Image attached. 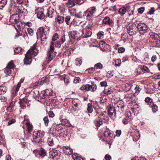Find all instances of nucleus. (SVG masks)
I'll use <instances>...</instances> for the list:
<instances>
[{
    "mask_svg": "<svg viewBox=\"0 0 160 160\" xmlns=\"http://www.w3.org/2000/svg\"><path fill=\"white\" fill-rule=\"evenodd\" d=\"M149 41L153 47H157L160 45V38L159 35L153 32L149 33Z\"/></svg>",
    "mask_w": 160,
    "mask_h": 160,
    "instance_id": "obj_1",
    "label": "nucleus"
},
{
    "mask_svg": "<svg viewBox=\"0 0 160 160\" xmlns=\"http://www.w3.org/2000/svg\"><path fill=\"white\" fill-rule=\"evenodd\" d=\"M96 11V8L94 7H91L88 8L83 15V17H86L88 20H92L94 17V14Z\"/></svg>",
    "mask_w": 160,
    "mask_h": 160,
    "instance_id": "obj_2",
    "label": "nucleus"
},
{
    "mask_svg": "<svg viewBox=\"0 0 160 160\" xmlns=\"http://www.w3.org/2000/svg\"><path fill=\"white\" fill-rule=\"evenodd\" d=\"M54 44L52 41L50 45V50H48L47 52V59L48 62L53 59L56 55V52H54Z\"/></svg>",
    "mask_w": 160,
    "mask_h": 160,
    "instance_id": "obj_3",
    "label": "nucleus"
},
{
    "mask_svg": "<svg viewBox=\"0 0 160 160\" xmlns=\"http://www.w3.org/2000/svg\"><path fill=\"white\" fill-rule=\"evenodd\" d=\"M92 85L87 84L83 85L80 88V89L83 92L89 91L94 92L97 89L96 85L94 82H92Z\"/></svg>",
    "mask_w": 160,
    "mask_h": 160,
    "instance_id": "obj_4",
    "label": "nucleus"
},
{
    "mask_svg": "<svg viewBox=\"0 0 160 160\" xmlns=\"http://www.w3.org/2000/svg\"><path fill=\"white\" fill-rule=\"evenodd\" d=\"M49 155L50 158L54 160H58L60 158L61 152L59 151L52 149L49 152Z\"/></svg>",
    "mask_w": 160,
    "mask_h": 160,
    "instance_id": "obj_5",
    "label": "nucleus"
},
{
    "mask_svg": "<svg viewBox=\"0 0 160 160\" xmlns=\"http://www.w3.org/2000/svg\"><path fill=\"white\" fill-rule=\"evenodd\" d=\"M127 29L128 33L131 36L135 35L138 31L137 26L134 23L128 27Z\"/></svg>",
    "mask_w": 160,
    "mask_h": 160,
    "instance_id": "obj_6",
    "label": "nucleus"
},
{
    "mask_svg": "<svg viewBox=\"0 0 160 160\" xmlns=\"http://www.w3.org/2000/svg\"><path fill=\"white\" fill-rule=\"evenodd\" d=\"M138 30L139 31L141 34H143L147 32L148 30V28L146 24L144 23H139L137 25Z\"/></svg>",
    "mask_w": 160,
    "mask_h": 160,
    "instance_id": "obj_7",
    "label": "nucleus"
},
{
    "mask_svg": "<svg viewBox=\"0 0 160 160\" xmlns=\"http://www.w3.org/2000/svg\"><path fill=\"white\" fill-rule=\"evenodd\" d=\"M37 35L38 38H41V41H42L43 39L46 38V37L44 32V29L43 27H40L38 29Z\"/></svg>",
    "mask_w": 160,
    "mask_h": 160,
    "instance_id": "obj_8",
    "label": "nucleus"
},
{
    "mask_svg": "<svg viewBox=\"0 0 160 160\" xmlns=\"http://www.w3.org/2000/svg\"><path fill=\"white\" fill-rule=\"evenodd\" d=\"M38 51L37 49L36 48L35 45H33L32 47L30 49L27 53H28V54L31 57H34L37 55Z\"/></svg>",
    "mask_w": 160,
    "mask_h": 160,
    "instance_id": "obj_9",
    "label": "nucleus"
},
{
    "mask_svg": "<svg viewBox=\"0 0 160 160\" xmlns=\"http://www.w3.org/2000/svg\"><path fill=\"white\" fill-rule=\"evenodd\" d=\"M114 107L117 112H121L124 110V104L122 102L116 103Z\"/></svg>",
    "mask_w": 160,
    "mask_h": 160,
    "instance_id": "obj_10",
    "label": "nucleus"
},
{
    "mask_svg": "<svg viewBox=\"0 0 160 160\" xmlns=\"http://www.w3.org/2000/svg\"><path fill=\"white\" fill-rule=\"evenodd\" d=\"M77 31H71L69 32L68 36L70 39H76L79 37V33H77Z\"/></svg>",
    "mask_w": 160,
    "mask_h": 160,
    "instance_id": "obj_11",
    "label": "nucleus"
},
{
    "mask_svg": "<svg viewBox=\"0 0 160 160\" xmlns=\"http://www.w3.org/2000/svg\"><path fill=\"white\" fill-rule=\"evenodd\" d=\"M22 82H19L16 86H14L13 87L12 94V96L13 97L17 95V93L19 91V88L21 86V83Z\"/></svg>",
    "mask_w": 160,
    "mask_h": 160,
    "instance_id": "obj_12",
    "label": "nucleus"
},
{
    "mask_svg": "<svg viewBox=\"0 0 160 160\" xmlns=\"http://www.w3.org/2000/svg\"><path fill=\"white\" fill-rule=\"evenodd\" d=\"M116 110L114 107H110L108 110V114L109 116L113 117V116L114 115L115 117H116Z\"/></svg>",
    "mask_w": 160,
    "mask_h": 160,
    "instance_id": "obj_13",
    "label": "nucleus"
},
{
    "mask_svg": "<svg viewBox=\"0 0 160 160\" xmlns=\"http://www.w3.org/2000/svg\"><path fill=\"white\" fill-rule=\"evenodd\" d=\"M57 140V139L56 137H52L48 138L47 143L49 145L52 146L54 145Z\"/></svg>",
    "mask_w": 160,
    "mask_h": 160,
    "instance_id": "obj_14",
    "label": "nucleus"
},
{
    "mask_svg": "<svg viewBox=\"0 0 160 160\" xmlns=\"http://www.w3.org/2000/svg\"><path fill=\"white\" fill-rule=\"evenodd\" d=\"M44 9L43 8H41L37 12V17L40 19H42L45 17V14L43 12Z\"/></svg>",
    "mask_w": 160,
    "mask_h": 160,
    "instance_id": "obj_15",
    "label": "nucleus"
},
{
    "mask_svg": "<svg viewBox=\"0 0 160 160\" xmlns=\"http://www.w3.org/2000/svg\"><path fill=\"white\" fill-rule=\"evenodd\" d=\"M102 23L108 24L110 26H112L113 25V21L111 20L109 17H106L104 18L102 21Z\"/></svg>",
    "mask_w": 160,
    "mask_h": 160,
    "instance_id": "obj_16",
    "label": "nucleus"
},
{
    "mask_svg": "<svg viewBox=\"0 0 160 160\" xmlns=\"http://www.w3.org/2000/svg\"><path fill=\"white\" fill-rule=\"evenodd\" d=\"M24 61L25 64H29L31 63L32 62L31 58L28 53L26 54Z\"/></svg>",
    "mask_w": 160,
    "mask_h": 160,
    "instance_id": "obj_17",
    "label": "nucleus"
},
{
    "mask_svg": "<svg viewBox=\"0 0 160 160\" xmlns=\"http://www.w3.org/2000/svg\"><path fill=\"white\" fill-rule=\"evenodd\" d=\"M40 132H34L33 135V139L35 142H38L40 140Z\"/></svg>",
    "mask_w": 160,
    "mask_h": 160,
    "instance_id": "obj_18",
    "label": "nucleus"
},
{
    "mask_svg": "<svg viewBox=\"0 0 160 160\" xmlns=\"http://www.w3.org/2000/svg\"><path fill=\"white\" fill-rule=\"evenodd\" d=\"M63 151L66 155L71 154H72L73 151L72 149L68 146L65 147L63 148Z\"/></svg>",
    "mask_w": 160,
    "mask_h": 160,
    "instance_id": "obj_19",
    "label": "nucleus"
},
{
    "mask_svg": "<svg viewBox=\"0 0 160 160\" xmlns=\"http://www.w3.org/2000/svg\"><path fill=\"white\" fill-rule=\"evenodd\" d=\"M17 17L18 18V16L17 15H12L10 18V21L12 23H16L18 21V19L17 18Z\"/></svg>",
    "mask_w": 160,
    "mask_h": 160,
    "instance_id": "obj_20",
    "label": "nucleus"
},
{
    "mask_svg": "<svg viewBox=\"0 0 160 160\" xmlns=\"http://www.w3.org/2000/svg\"><path fill=\"white\" fill-rule=\"evenodd\" d=\"M26 100L27 99L25 98L20 99L19 103L21 108L24 109L26 108V106L24 103L26 102Z\"/></svg>",
    "mask_w": 160,
    "mask_h": 160,
    "instance_id": "obj_21",
    "label": "nucleus"
},
{
    "mask_svg": "<svg viewBox=\"0 0 160 160\" xmlns=\"http://www.w3.org/2000/svg\"><path fill=\"white\" fill-rule=\"evenodd\" d=\"M112 92L111 89H105L103 92L101 93V96H104L105 95H108L110 94Z\"/></svg>",
    "mask_w": 160,
    "mask_h": 160,
    "instance_id": "obj_22",
    "label": "nucleus"
},
{
    "mask_svg": "<svg viewBox=\"0 0 160 160\" xmlns=\"http://www.w3.org/2000/svg\"><path fill=\"white\" fill-rule=\"evenodd\" d=\"M7 91L6 88L3 86H0V95L6 93Z\"/></svg>",
    "mask_w": 160,
    "mask_h": 160,
    "instance_id": "obj_23",
    "label": "nucleus"
},
{
    "mask_svg": "<svg viewBox=\"0 0 160 160\" xmlns=\"http://www.w3.org/2000/svg\"><path fill=\"white\" fill-rule=\"evenodd\" d=\"M54 13V10L52 8H50L48 10V15L49 17L52 18L53 16V15Z\"/></svg>",
    "mask_w": 160,
    "mask_h": 160,
    "instance_id": "obj_24",
    "label": "nucleus"
},
{
    "mask_svg": "<svg viewBox=\"0 0 160 160\" xmlns=\"http://www.w3.org/2000/svg\"><path fill=\"white\" fill-rule=\"evenodd\" d=\"M86 30L85 29L84 31V32H85V34L83 36V38H84L89 37L92 35V33L91 31H86Z\"/></svg>",
    "mask_w": 160,
    "mask_h": 160,
    "instance_id": "obj_25",
    "label": "nucleus"
},
{
    "mask_svg": "<svg viewBox=\"0 0 160 160\" xmlns=\"http://www.w3.org/2000/svg\"><path fill=\"white\" fill-rule=\"evenodd\" d=\"M126 11V9L124 7H122L120 8L119 10V13L121 16H122L124 14Z\"/></svg>",
    "mask_w": 160,
    "mask_h": 160,
    "instance_id": "obj_26",
    "label": "nucleus"
},
{
    "mask_svg": "<svg viewBox=\"0 0 160 160\" xmlns=\"http://www.w3.org/2000/svg\"><path fill=\"white\" fill-rule=\"evenodd\" d=\"M7 2V0H0V9H1L6 5Z\"/></svg>",
    "mask_w": 160,
    "mask_h": 160,
    "instance_id": "obj_27",
    "label": "nucleus"
},
{
    "mask_svg": "<svg viewBox=\"0 0 160 160\" xmlns=\"http://www.w3.org/2000/svg\"><path fill=\"white\" fill-rule=\"evenodd\" d=\"M103 135L105 137H108V136L111 137L112 136V134L108 130L105 131Z\"/></svg>",
    "mask_w": 160,
    "mask_h": 160,
    "instance_id": "obj_28",
    "label": "nucleus"
},
{
    "mask_svg": "<svg viewBox=\"0 0 160 160\" xmlns=\"http://www.w3.org/2000/svg\"><path fill=\"white\" fill-rule=\"evenodd\" d=\"M72 157L74 160H84L81 157L77 155L73 154Z\"/></svg>",
    "mask_w": 160,
    "mask_h": 160,
    "instance_id": "obj_29",
    "label": "nucleus"
},
{
    "mask_svg": "<svg viewBox=\"0 0 160 160\" xmlns=\"http://www.w3.org/2000/svg\"><path fill=\"white\" fill-rule=\"evenodd\" d=\"M21 23L18 20V21L17 22L14 24V27L15 28L16 30H18V29H20L21 28Z\"/></svg>",
    "mask_w": 160,
    "mask_h": 160,
    "instance_id": "obj_30",
    "label": "nucleus"
},
{
    "mask_svg": "<svg viewBox=\"0 0 160 160\" xmlns=\"http://www.w3.org/2000/svg\"><path fill=\"white\" fill-rule=\"evenodd\" d=\"M94 67V68L96 69H102L103 68L102 65L100 62L95 64Z\"/></svg>",
    "mask_w": 160,
    "mask_h": 160,
    "instance_id": "obj_31",
    "label": "nucleus"
},
{
    "mask_svg": "<svg viewBox=\"0 0 160 160\" xmlns=\"http://www.w3.org/2000/svg\"><path fill=\"white\" fill-rule=\"evenodd\" d=\"M94 123L95 125L98 127H100L102 124V121L100 119L95 120Z\"/></svg>",
    "mask_w": 160,
    "mask_h": 160,
    "instance_id": "obj_32",
    "label": "nucleus"
},
{
    "mask_svg": "<svg viewBox=\"0 0 160 160\" xmlns=\"http://www.w3.org/2000/svg\"><path fill=\"white\" fill-rule=\"evenodd\" d=\"M43 120L44 121V123L45 126L47 127L48 126L49 122L48 117V116L45 117L43 119Z\"/></svg>",
    "mask_w": 160,
    "mask_h": 160,
    "instance_id": "obj_33",
    "label": "nucleus"
},
{
    "mask_svg": "<svg viewBox=\"0 0 160 160\" xmlns=\"http://www.w3.org/2000/svg\"><path fill=\"white\" fill-rule=\"evenodd\" d=\"M39 154L41 157H43L46 155V153L43 149L41 148L39 152Z\"/></svg>",
    "mask_w": 160,
    "mask_h": 160,
    "instance_id": "obj_34",
    "label": "nucleus"
},
{
    "mask_svg": "<svg viewBox=\"0 0 160 160\" xmlns=\"http://www.w3.org/2000/svg\"><path fill=\"white\" fill-rule=\"evenodd\" d=\"M57 21L59 23H62L64 21V18L63 17L58 16L57 18Z\"/></svg>",
    "mask_w": 160,
    "mask_h": 160,
    "instance_id": "obj_35",
    "label": "nucleus"
},
{
    "mask_svg": "<svg viewBox=\"0 0 160 160\" xmlns=\"http://www.w3.org/2000/svg\"><path fill=\"white\" fill-rule=\"evenodd\" d=\"M75 3L73 0H68L66 3L68 5H70L71 7H72L75 5Z\"/></svg>",
    "mask_w": 160,
    "mask_h": 160,
    "instance_id": "obj_36",
    "label": "nucleus"
},
{
    "mask_svg": "<svg viewBox=\"0 0 160 160\" xmlns=\"http://www.w3.org/2000/svg\"><path fill=\"white\" fill-rule=\"evenodd\" d=\"M75 62L77 65H78V66H80L82 63V61L80 58H76L75 60Z\"/></svg>",
    "mask_w": 160,
    "mask_h": 160,
    "instance_id": "obj_37",
    "label": "nucleus"
},
{
    "mask_svg": "<svg viewBox=\"0 0 160 160\" xmlns=\"http://www.w3.org/2000/svg\"><path fill=\"white\" fill-rule=\"evenodd\" d=\"M152 104V111L153 112H156L158 111V107L156 104L153 103Z\"/></svg>",
    "mask_w": 160,
    "mask_h": 160,
    "instance_id": "obj_38",
    "label": "nucleus"
},
{
    "mask_svg": "<svg viewBox=\"0 0 160 160\" xmlns=\"http://www.w3.org/2000/svg\"><path fill=\"white\" fill-rule=\"evenodd\" d=\"M49 79L47 77H44L42 78L40 82H42V83L45 82L46 83L47 82H49Z\"/></svg>",
    "mask_w": 160,
    "mask_h": 160,
    "instance_id": "obj_39",
    "label": "nucleus"
},
{
    "mask_svg": "<svg viewBox=\"0 0 160 160\" xmlns=\"http://www.w3.org/2000/svg\"><path fill=\"white\" fill-rule=\"evenodd\" d=\"M134 97V96H133L132 94H127L126 95L125 98L127 100L129 101L132 100Z\"/></svg>",
    "mask_w": 160,
    "mask_h": 160,
    "instance_id": "obj_40",
    "label": "nucleus"
},
{
    "mask_svg": "<svg viewBox=\"0 0 160 160\" xmlns=\"http://www.w3.org/2000/svg\"><path fill=\"white\" fill-rule=\"evenodd\" d=\"M88 111L89 113H91L93 111V109L92 106V105L91 103H88Z\"/></svg>",
    "mask_w": 160,
    "mask_h": 160,
    "instance_id": "obj_41",
    "label": "nucleus"
},
{
    "mask_svg": "<svg viewBox=\"0 0 160 160\" xmlns=\"http://www.w3.org/2000/svg\"><path fill=\"white\" fill-rule=\"evenodd\" d=\"M98 38L101 39L103 37L104 32H99L97 34Z\"/></svg>",
    "mask_w": 160,
    "mask_h": 160,
    "instance_id": "obj_42",
    "label": "nucleus"
},
{
    "mask_svg": "<svg viewBox=\"0 0 160 160\" xmlns=\"http://www.w3.org/2000/svg\"><path fill=\"white\" fill-rule=\"evenodd\" d=\"M132 85L130 83H126L125 84V90L127 91H128L131 88Z\"/></svg>",
    "mask_w": 160,
    "mask_h": 160,
    "instance_id": "obj_43",
    "label": "nucleus"
},
{
    "mask_svg": "<svg viewBox=\"0 0 160 160\" xmlns=\"http://www.w3.org/2000/svg\"><path fill=\"white\" fill-rule=\"evenodd\" d=\"M11 68L7 67L5 68L4 72L7 74L8 75L11 73Z\"/></svg>",
    "mask_w": 160,
    "mask_h": 160,
    "instance_id": "obj_44",
    "label": "nucleus"
},
{
    "mask_svg": "<svg viewBox=\"0 0 160 160\" xmlns=\"http://www.w3.org/2000/svg\"><path fill=\"white\" fill-rule=\"evenodd\" d=\"M141 69L142 70L143 72H148L149 71V69L146 66H143L141 67Z\"/></svg>",
    "mask_w": 160,
    "mask_h": 160,
    "instance_id": "obj_45",
    "label": "nucleus"
},
{
    "mask_svg": "<svg viewBox=\"0 0 160 160\" xmlns=\"http://www.w3.org/2000/svg\"><path fill=\"white\" fill-rule=\"evenodd\" d=\"M75 3L78 5H80L83 4L84 2V0H73Z\"/></svg>",
    "mask_w": 160,
    "mask_h": 160,
    "instance_id": "obj_46",
    "label": "nucleus"
},
{
    "mask_svg": "<svg viewBox=\"0 0 160 160\" xmlns=\"http://www.w3.org/2000/svg\"><path fill=\"white\" fill-rule=\"evenodd\" d=\"M115 62L116 66H120L121 63V61L120 59H117L116 60Z\"/></svg>",
    "mask_w": 160,
    "mask_h": 160,
    "instance_id": "obj_47",
    "label": "nucleus"
},
{
    "mask_svg": "<svg viewBox=\"0 0 160 160\" xmlns=\"http://www.w3.org/2000/svg\"><path fill=\"white\" fill-rule=\"evenodd\" d=\"M7 67L11 69H12L14 68L15 66L13 62L11 61L8 63Z\"/></svg>",
    "mask_w": 160,
    "mask_h": 160,
    "instance_id": "obj_48",
    "label": "nucleus"
},
{
    "mask_svg": "<svg viewBox=\"0 0 160 160\" xmlns=\"http://www.w3.org/2000/svg\"><path fill=\"white\" fill-rule=\"evenodd\" d=\"M22 49L20 47L16 48L14 50V53L15 54H18L21 51Z\"/></svg>",
    "mask_w": 160,
    "mask_h": 160,
    "instance_id": "obj_49",
    "label": "nucleus"
},
{
    "mask_svg": "<svg viewBox=\"0 0 160 160\" xmlns=\"http://www.w3.org/2000/svg\"><path fill=\"white\" fill-rule=\"evenodd\" d=\"M81 81V79L80 78L78 77H76L74 78L73 82L75 83H77L80 82Z\"/></svg>",
    "mask_w": 160,
    "mask_h": 160,
    "instance_id": "obj_50",
    "label": "nucleus"
},
{
    "mask_svg": "<svg viewBox=\"0 0 160 160\" xmlns=\"http://www.w3.org/2000/svg\"><path fill=\"white\" fill-rule=\"evenodd\" d=\"M70 17L69 16H67L65 18V22L67 25L70 24Z\"/></svg>",
    "mask_w": 160,
    "mask_h": 160,
    "instance_id": "obj_51",
    "label": "nucleus"
},
{
    "mask_svg": "<svg viewBox=\"0 0 160 160\" xmlns=\"http://www.w3.org/2000/svg\"><path fill=\"white\" fill-rule=\"evenodd\" d=\"M27 125L28 132H29L32 130V126L31 124L29 123H27Z\"/></svg>",
    "mask_w": 160,
    "mask_h": 160,
    "instance_id": "obj_52",
    "label": "nucleus"
},
{
    "mask_svg": "<svg viewBox=\"0 0 160 160\" xmlns=\"http://www.w3.org/2000/svg\"><path fill=\"white\" fill-rule=\"evenodd\" d=\"M69 12L72 15H74L76 13V10L75 9H72L69 10Z\"/></svg>",
    "mask_w": 160,
    "mask_h": 160,
    "instance_id": "obj_53",
    "label": "nucleus"
},
{
    "mask_svg": "<svg viewBox=\"0 0 160 160\" xmlns=\"http://www.w3.org/2000/svg\"><path fill=\"white\" fill-rule=\"evenodd\" d=\"M103 97L102 98H100V102L102 103H104L105 102H106L107 100V99L106 98V97H104V96H103Z\"/></svg>",
    "mask_w": 160,
    "mask_h": 160,
    "instance_id": "obj_54",
    "label": "nucleus"
},
{
    "mask_svg": "<svg viewBox=\"0 0 160 160\" xmlns=\"http://www.w3.org/2000/svg\"><path fill=\"white\" fill-rule=\"evenodd\" d=\"M145 102L147 103L152 102V99L150 98L147 97L146 98L145 100Z\"/></svg>",
    "mask_w": 160,
    "mask_h": 160,
    "instance_id": "obj_55",
    "label": "nucleus"
},
{
    "mask_svg": "<svg viewBox=\"0 0 160 160\" xmlns=\"http://www.w3.org/2000/svg\"><path fill=\"white\" fill-rule=\"evenodd\" d=\"M13 105H12L11 104L7 108V110L8 111H9V112H12V109L13 108Z\"/></svg>",
    "mask_w": 160,
    "mask_h": 160,
    "instance_id": "obj_56",
    "label": "nucleus"
},
{
    "mask_svg": "<svg viewBox=\"0 0 160 160\" xmlns=\"http://www.w3.org/2000/svg\"><path fill=\"white\" fill-rule=\"evenodd\" d=\"M16 122V120L15 119H12L8 122V125L9 126L11 124L15 123Z\"/></svg>",
    "mask_w": 160,
    "mask_h": 160,
    "instance_id": "obj_57",
    "label": "nucleus"
},
{
    "mask_svg": "<svg viewBox=\"0 0 160 160\" xmlns=\"http://www.w3.org/2000/svg\"><path fill=\"white\" fill-rule=\"evenodd\" d=\"M27 31L30 35L32 36L33 35V31L31 28H28Z\"/></svg>",
    "mask_w": 160,
    "mask_h": 160,
    "instance_id": "obj_58",
    "label": "nucleus"
},
{
    "mask_svg": "<svg viewBox=\"0 0 160 160\" xmlns=\"http://www.w3.org/2000/svg\"><path fill=\"white\" fill-rule=\"evenodd\" d=\"M106 45V43L105 42L103 41H101L99 42V46L100 48H103V45L105 46Z\"/></svg>",
    "mask_w": 160,
    "mask_h": 160,
    "instance_id": "obj_59",
    "label": "nucleus"
},
{
    "mask_svg": "<svg viewBox=\"0 0 160 160\" xmlns=\"http://www.w3.org/2000/svg\"><path fill=\"white\" fill-rule=\"evenodd\" d=\"M144 10V8L143 7H141L139 8L138 10V13L142 14L143 13Z\"/></svg>",
    "mask_w": 160,
    "mask_h": 160,
    "instance_id": "obj_60",
    "label": "nucleus"
},
{
    "mask_svg": "<svg viewBox=\"0 0 160 160\" xmlns=\"http://www.w3.org/2000/svg\"><path fill=\"white\" fill-rule=\"evenodd\" d=\"M125 48L122 47L119 48L118 49V52L120 53L123 52L125 51Z\"/></svg>",
    "mask_w": 160,
    "mask_h": 160,
    "instance_id": "obj_61",
    "label": "nucleus"
},
{
    "mask_svg": "<svg viewBox=\"0 0 160 160\" xmlns=\"http://www.w3.org/2000/svg\"><path fill=\"white\" fill-rule=\"evenodd\" d=\"M122 122L124 125L128 124V119L127 118H124L122 120Z\"/></svg>",
    "mask_w": 160,
    "mask_h": 160,
    "instance_id": "obj_62",
    "label": "nucleus"
},
{
    "mask_svg": "<svg viewBox=\"0 0 160 160\" xmlns=\"http://www.w3.org/2000/svg\"><path fill=\"white\" fill-rule=\"evenodd\" d=\"M0 100L2 102H5L7 101V98L4 96H0Z\"/></svg>",
    "mask_w": 160,
    "mask_h": 160,
    "instance_id": "obj_63",
    "label": "nucleus"
},
{
    "mask_svg": "<svg viewBox=\"0 0 160 160\" xmlns=\"http://www.w3.org/2000/svg\"><path fill=\"white\" fill-rule=\"evenodd\" d=\"M58 38V35L57 33H56L54 34V36L52 38V40L53 41H55Z\"/></svg>",
    "mask_w": 160,
    "mask_h": 160,
    "instance_id": "obj_64",
    "label": "nucleus"
}]
</instances>
